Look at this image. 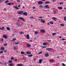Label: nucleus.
<instances>
[{
  "label": "nucleus",
  "instance_id": "13d9d810",
  "mask_svg": "<svg viewBox=\"0 0 66 66\" xmlns=\"http://www.w3.org/2000/svg\"><path fill=\"white\" fill-rule=\"evenodd\" d=\"M7 64V63H5V65H6Z\"/></svg>",
  "mask_w": 66,
  "mask_h": 66
},
{
  "label": "nucleus",
  "instance_id": "4d7b16f0",
  "mask_svg": "<svg viewBox=\"0 0 66 66\" xmlns=\"http://www.w3.org/2000/svg\"><path fill=\"white\" fill-rule=\"evenodd\" d=\"M47 41L48 42H51V40H48Z\"/></svg>",
  "mask_w": 66,
  "mask_h": 66
},
{
  "label": "nucleus",
  "instance_id": "bb28decb",
  "mask_svg": "<svg viewBox=\"0 0 66 66\" xmlns=\"http://www.w3.org/2000/svg\"><path fill=\"white\" fill-rule=\"evenodd\" d=\"M60 26H62V27H64V25L63 24H61L60 25Z\"/></svg>",
  "mask_w": 66,
  "mask_h": 66
},
{
  "label": "nucleus",
  "instance_id": "cd10ccee",
  "mask_svg": "<svg viewBox=\"0 0 66 66\" xmlns=\"http://www.w3.org/2000/svg\"><path fill=\"white\" fill-rule=\"evenodd\" d=\"M52 19L53 20H55V19H56V18L54 17H53L52 18Z\"/></svg>",
  "mask_w": 66,
  "mask_h": 66
},
{
  "label": "nucleus",
  "instance_id": "c85d7f7f",
  "mask_svg": "<svg viewBox=\"0 0 66 66\" xmlns=\"http://www.w3.org/2000/svg\"><path fill=\"white\" fill-rule=\"evenodd\" d=\"M33 56V55H28V57H31V56Z\"/></svg>",
  "mask_w": 66,
  "mask_h": 66
},
{
  "label": "nucleus",
  "instance_id": "bf43d9fd",
  "mask_svg": "<svg viewBox=\"0 0 66 66\" xmlns=\"http://www.w3.org/2000/svg\"><path fill=\"white\" fill-rule=\"evenodd\" d=\"M1 40L2 41H3V39H2Z\"/></svg>",
  "mask_w": 66,
  "mask_h": 66
},
{
  "label": "nucleus",
  "instance_id": "0eeeda50",
  "mask_svg": "<svg viewBox=\"0 0 66 66\" xmlns=\"http://www.w3.org/2000/svg\"><path fill=\"white\" fill-rule=\"evenodd\" d=\"M26 53L27 54H31V53H30L29 51H28L27 52H26Z\"/></svg>",
  "mask_w": 66,
  "mask_h": 66
},
{
  "label": "nucleus",
  "instance_id": "39448f33",
  "mask_svg": "<svg viewBox=\"0 0 66 66\" xmlns=\"http://www.w3.org/2000/svg\"><path fill=\"white\" fill-rule=\"evenodd\" d=\"M16 25H17V27H20L21 26V25L19 24V22L16 23Z\"/></svg>",
  "mask_w": 66,
  "mask_h": 66
},
{
  "label": "nucleus",
  "instance_id": "6ab92c4d",
  "mask_svg": "<svg viewBox=\"0 0 66 66\" xmlns=\"http://www.w3.org/2000/svg\"><path fill=\"white\" fill-rule=\"evenodd\" d=\"M9 62L8 63L9 64H10V63H13V61L12 60H10L9 61Z\"/></svg>",
  "mask_w": 66,
  "mask_h": 66
},
{
  "label": "nucleus",
  "instance_id": "a211bd4d",
  "mask_svg": "<svg viewBox=\"0 0 66 66\" xmlns=\"http://www.w3.org/2000/svg\"><path fill=\"white\" fill-rule=\"evenodd\" d=\"M45 55L46 57H48V56H49V55L48 54H45Z\"/></svg>",
  "mask_w": 66,
  "mask_h": 66
},
{
  "label": "nucleus",
  "instance_id": "f3484780",
  "mask_svg": "<svg viewBox=\"0 0 66 66\" xmlns=\"http://www.w3.org/2000/svg\"><path fill=\"white\" fill-rule=\"evenodd\" d=\"M19 34L20 35H21V34H24V32H20Z\"/></svg>",
  "mask_w": 66,
  "mask_h": 66
},
{
  "label": "nucleus",
  "instance_id": "e433bc0d",
  "mask_svg": "<svg viewBox=\"0 0 66 66\" xmlns=\"http://www.w3.org/2000/svg\"><path fill=\"white\" fill-rule=\"evenodd\" d=\"M42 52H40L38 54H42Z\"/></svg>",
  "mask_w": 66,
  "mask_h": 66
},
{
  "label": "nucleus",
  "instance_id": "79ce46f5",
  "mask_svg": "<svg viewBox=\"0 0 66 66\" xmlns=\"http://www.w3.org/2000/svg\"><path fill=\"white\" fill-rule=\"evenodd\" d=\"M41 47H42V48H46L47 47V46H41Z\"/></svg>",
  "mask_w": 66,
  "mask_h": 66
},
{
  "label": "nucleus",
  "instance_id": "69168bd1",
  "mask_svg": "<svg viewBox=\"0 0 66 66\" xmlns=\"http://www.w3.org/2000/svg\"><path fill=\"white\" fill-rule=\"evenodd\" d=\"M30 42H32V40H31L30 41Z\"/></svg>",
  "mask_w": 66,
  "mask_h": 66
},
{
  "label": "nucleus",
  "instance_id": "6e6d98bb",
  "mask_svg": "<svg viewBox=\"0 0 66 66\" xmlns=\"http://www.w3.org/2000/svg\"><path fill=\"white\" fill-rule=\"evenodd\" d=\"M20 6H21V5H19L18 6V7H19Z\"/></svg>",
  "mask_w": 66,
  "mask_h": 66
},
{
  "label": "nucleus",
  "instance_id": "5fc2aeb1",
  "mask_svg": "<svg viewBox=\"0 0 66 66\" xmlns=\"http://www.w3.org/2000/svg\"><path fill=\"white\" fill-rule=\"evenodd\" d=\"M39 17L40 18H43V17H42V16H39Z\"/></svg>",
  "mask_w": 66,
  "mask_h": 66
},
{
  "label": "nucleus",
  "instance_id": "1a4fd4ad",
  "mask_svg": "<svg viewBox=\"0 0 66 66\" xmlns=\"http://www.w3.org/2000/svg\"><path fill=\"white\" fill-rule=\"evenodd\" d=\"M43 59H40V60L39 61V64H41L42 63V62L43 61Z\"/></svg>",
  "mask_w": 66,
  "mask_h": 66
},
{
  "label": "nucleus",
  "instance_id": "2f4dec72",
  "mask_svg": "<svg viewBox=\"0 0 66 66\" xmlns=\"http://www.w3.org/2000/svg\"><path fill=\"white\" fill-rule=\"evenodd\" d=\"M64 21H66V16H65L64 17Z\"/></svg>",
  "mask_w": 66,
  "mask_h": 66
},
{
  "label": "nucleus",
  "instance_id": "473e14b6",
  "mask_svg": "<svg viewBox=\"0 0 66 66\" xmlns=\"http://www.w3.org/2000/svg\"><path fill=\"white\" fill-rule=\"evenodd\" d=\"M56 34L55 33H53L52 34V35L53 36H54V35H56Z\"/></svg>",
  "mask_w": 66,
  "mask_h": 66
},
{
  "label": "nucleus",
  "instance_id": "f03ea898",
  "mask_svg": "<svg viewBox=\"0 0 66 66\" xmlns=\"http://www.w3.org/2000/svg\"><path fill=\"white\" fill-rule=\"evenodd\" d=\"M40 31L41 32H42V33H44L46 32V31H45V30L44 29L41 30Z\"/></svg>",
  "mask_w": 66,
  "mask_h": 66
},
{
  "label": "nucleus",
  "instance_id": "c9c22d12",
  "mask_svg": "<svg viewBox=\"0 0 66 66\" xmlns=\"http://www.w3.org/2000/svg\"><path fill=\"white\" fill-rule=\"evenodd\" d=\"M19 42H17L16 43H15V45H18V44H19Z\"/></svg>",
  "mask_w": 66,
  "mask_h": 66
},
{
  "label": "nucleus",
  "instance_id": "423d86ee",
  "mask_svg": "<svg viewBox=\"0 0 66 66\" xmlns=\"http://www.w3.org/2000/svg\"><path fill=\"white\" fill-rule=\"evenodd\" d=\"M23 14L24 16H28V13L27 12H25L23 13Z\"/></svg>",
  "mask_w": 66,
  "mask_h": 66
},
{
  "label": "nucleus",
  "instance_id": "37998d69",
  "mask_svg": "<svg viewBox=\"0 0 66 66\" xmlns=\"http://www.w3.org/2000/svg\"><path fill=\"white\" fill-rule=\"evenodd\" d=\"M3 53V51H2L0 52V53Z\"/></svg>",
  "mask_w": 66,
  "mask_h": 66
},
{
  "label": "nucleus",
  "instance_id": "7ed1b4c3",
  "mask_svg": "<svg viewBox=\"0 0 66 66\" xmlns=\"http://www.w3.org/2000/svg\"><path fill=\"white\" fill-rule=\"evenodd\" d=\"M45 7H46V9H49L50 7L48 6V5H46L45 6Z\"/></svg>",
  "mask_w": 66,
  "mask_h": 66
},
{
  "label": "nucleus",
  "instance_id": "f257e3e1",
  "mask_svg": "<svg viewBox=\"0 0 66 66\" xmlns=\"http://www.w3.org/2000/svg\"><path fill=\"white\" fill-rule=\"evenodd\" d=\"M19 19H20V20H23V21H25V20H24V19L22 17H19Z\"/></svg>",
  "mask_w": 66,
  "mask_h": 66
},
{
  "label": "nucleus",
  "instance_id": "2eb2a0df",
  "mask_svg": "<svg viewBox=\"0 0 66 66\" xmlns=\"http://www.w3.org/2000/svg\"><path fill=\"white\" fill-rule=\"evenodd\" d=\"M58 9H60V10H62L63 9V7H58Z\"/></svg>",
  "mask_w": 66,
  "mask_h": 66
},
{
  "label": "nucleus",
  "instance_id": "ddd939ff",
  "mask_svg": "<svg viewBox=\"0 0 66 66\" xmlns=\"http://www.w3.org/2000/svg\"><path fill=\"white\" fill-rule=\"evenodd\" d=\"M22 13H23V12L22 11H20L18 13V14H22Z\"/></svg>",
  "mask_w": 66,
  "mask_h": 66
},
{
  "label": "nucleus",
  "instance_id": "a878e982",
  "mask_svg": "<svg viewBox=\"0 0 66 66\" xmlns=\"http://www.w3.org/2000/svg\"><path fill=\"white\" fill-rule=\"evenodd\" d=\"M50 24H53V22L52 21L50 22Z\"/></svg>",
  "mask_w": 66,
  "mask_h": 66
},
{
  "label": "nucleus",
  "instance_id": "338daca9",
  "mask_svg": "<svg viewBox=\"0 0 66 66\" xmlns=\"http://www.w3.org/2000/svg\"><path fill=\"white\" fill-rule=\"evenodd\" d=\"M14 49L16 50V48H15V47L14 48Z\"/></svg>",
  "mask_w": 66,
  "mask_h": 66
},
{
  "label": "nucleus",
  "instance_id": "09e8293b",
  "mask_svg": "<svg viewBox=\"0 0 66 66\" xmlns=\"http://www.w3.org/2000/svg\"><path fill=\"white\" fill-rule=\"evenodd\" d=\"M30 19H33V16H31L30 17Z\"/></svg>",
  "mask_w": 66,
  "mask_h": 66
},
{
  "label": "nucleus",
  "instance_id": "de8ad7c7",
  "mask_svg": "<svg viewBox=\"0 0 66 66\" xmlns=\"http://www.w3.org/2000/svg\"><path fill=\"white\" fill-rule=\"evenodd\" d=\"M35 34H38V32H35Z\"/></svg>",
  "mask_w": 66,
  "mask_h": 66
},
{
  "label": "nucleus",
  "instance_id": "c03bdc74",
  "mask_svg": "<svg viewBox=\"0 0 66 66\" xmlns=\"http://www.w3.org/2000/svg\"><path fill=\"white\" fill-rule=\"evenodd\" d=\"M62 66H65V64H64V63H62Z\"/></svg>",
  "mask_w": 66,
  "mask_h": 66
},
{
  "label": "nucleus",
  "instance_id": "aec40b11",
  "mask_svg": "<svg viewBox=\"0 0 66 66\" xmlns=\"http://www.w3.org/2000/svg\"><path fill=\"white\" fill-rule=\"evenodd\" d=\"M6 29L7 30H8V31H10V28L9 27H7Z\"/></svg>",
  "mask_w": 66,
  "mask_h": 66
},
{
  "label": "nucleus",
  "instance_id": "ea45409f",
  "mask_svg": "<svg viewBox=\"0 0 66 66\" xmlns=\"http://www.w3.org/2000/svg\"><path fill=\"white\" fill-rule=\"evenodd\" d=\"M15 40H16V38H14L13 40V41H15Z\"/></svg>",
  "mask_w": 66,
  "mask_h": 66
},
{
  "label": "nucleus",
  "instance_id": "a18cd8bd",
  "mask_svg": "<svg viewBox=\"0 0 66 66\" xmlns=\"http://www.w3.org/2000/svg\"><path fill=\"white\" fill-rule=\"evenodd\" d=\"M18 60L17 59H15L14 61L15 62H17V61Z\"/></svg>",
  "mask_w": 66,
  "mask_h": 66
},
{
  "label": "nucleus",
  "instance_id": "9d476101",
  "mask_svg": "<svg viewBox=\"0 0 66 66\" xmlns=\"http://www.w3.org/2000/svg\"><path fill=\"white\" fill-rule=\"evenodd\" d=\"M38 3L40 4H42L43 3V2L42 1H39L38 2Z\"/></svg>",
  "mask_w": 66,
  "mask_h": 66
},
{
  "label": "nucleus",
  "instance_id": "dca6fc26",
  "mask_svg": "<svg viewBox=\"0 0 66 66\" xmlns=\"http://www.w3.org/2000/svg\"><path fill=\"white\" fill-rule=\"evenodd\" d=\"M4 47H1V50H4Z\"/></svg>",
  "mask_w": 66,
  "mask_h": 66
},
{
  "label": "nucleus",
  "instance_id": "49530a36",
  "mask_svg": "<svg viewBox=\"0 0 66 66\" xmlns=\"http://www.w3.org/2000/svg\"><path fill=\"white\" fill-rule=\"evenodd\" d=\"M22 58L23 59V60H25V61L27 60V59H26V58L24 59V57H23Z\"/></svg>",
  "mask_w": 66,
  "mask_h": 66
},
{
  "label": "nucleus",
  "instance_id": "0e129e2a",
  "mask_svg": "<svg viewBox=\"0 0 66 66\" xmlns=\"http://www.w3.org/2000/svg\"><path fill=\"white\" fill-rule=\"evenodd\" d=\"M35 8V7H33V9H34Z\"/></svg>",
  "mask_w": 66,
  "mask_h": 66
},
{
  "label": "nucleus",
  "instance_id": "3c124183",
  "mask_svg": "<svg viewBox=\"0 0 66 66\" xmlns=\"http://www.w3.org/2000/svg\"><path fill=\"white\" fill-rule=\"evenodd\" d=\"M50 23L48 22L47 23V25H50Z\"/></svg>",
  "mask_w": 66,
  "mask_h": 66
},
{
  "label": "nucleus",
  "instance_id": "774afa93",
  "mask_svg": "<svg viewBox=\"0 0 66 66\" xmlns=\"http://www.w3.org/2000/svg\"><path fill=\"white\" fill-rule=\"evenodd\" d=\"M50 62H53L52 61H50Z\"/></svg>",
  "mask_w": 66,
  "mask_h": 66
},
{
  "label": "nucleus",
  "instance_id": "603ef678",
  "mask_svg": "<svg viewBox=\"0 0 66 66\" xmlns=\"http://www.w3.org/2000/svg\"><path fill=\"white\" fill-rule=\"evenodd\" d=\"M4 56H2L1 57V58H2V59H4Z\"/></svg>",
  "mask_w": 66,
  "mask_h": 66
},
{
  "label": "nucleus",
  "instance_id": "e2e57ef3",
  "mask_svg": "<svg viewBox=\"0 0 66 66\" xmlns=\"http://www.w3.org/2000/svg\"><path fill=\"white\" fill-rule=\"evenodd\" d=\"M17 1H18V2H20V1L19 0H17Z\"/></svg>",
  "mask_w": 66,
  "mask_h": 66
},
{
  "label": "nucleus",
  "instance_id": "f704fd0d",
  "mask_svg": "<svg viewBox=\"0 0 66 66\" xmlns=\"http://www.w3.org/2000/svg\"><path fill=\"white\" fill-rule=\"evenodd\" d=\"M39 7L40 8H43V7L42 5H40V6H39Z\"/></svg>",
  "mask_w": 66,
  "mask_h": 66
},
{
  "label": "nucleus",
  "instance_id": "c756f323",
  "mask_svg": "<svg viewBox=\"0 0 66 66\" xmlns=\"http://www.w3.org/2000/svg\"><path fill=\"white\" fill-rule=\"evenodd\" d=\"M9 2V1L7 0V1H6L5 2V3H7V2Z\"/></svg>",
  "mask_w": 66,
  "mask_h": 66
},
{
  "label": "nucleus",
  "instance_id": "6e6552de",
  "mask_svg": "<svg viewBox=\"0 0 66 66\" xmlns=\"http://www.w3.org/2000/svg\"><path fill=\"white\" fill-rule=\"evenodd\" d=\"M31 46V44H27V47H30Z\"/></svg>",
  "mask_w": 66,
  "mask_h": 66
},
{
  "label": "nucleus",
  "instance_id": "58836bf2",
  "mask_svg": "<svg viewBox=\"0 0 66 66\" xmlns=\"http://www.w3.org/2000/svg\"><path fill=\"white\" fill-rule=\"evenodd\" d=\"M21 54H24V52H21Z\"/></svg>",
  "mask_w": 66,
  "mask_h": 66
},
{
  "label": "nucleus",
  "instance_id": "a19ab883",
  "mask_svg": "<svg viewBox=\"0 0 66 66\" xmlns=\"http://www.w3.org/2000/svg\"><path fill=\"white\" fill-rule=\"evenodd\" d=\"M64 4V3H63V2H61L60 3V5H61V4Z\"/></svg>",
  "mask_w": 66,
  "mask_h": 66
},
{
  "label": "nucleus",
  "instance_id": "4be33fe9",
  "mask_svg": "<svg viewBox=\"0 0 66 66\" xmlns=\"http://www.w3.org/2000/svg\"><path fill=\"white\" fill-rule=\"evenodd\" d=\"M18 66H22V64H18Z\"/></svg>",
  "mask_w": 66,
  "mask_h": 66
},
{
  "label": "nucleus",
  "instance_id": "f8f14e48",
  "mask_svg": "<svg viewBox=\"0 0 66 66\" xmlns=\"http://www.w3.org/2000/svg\"><path fill=\"white\" fill-rule=\"evenodd\" d=\"M29 37V34H28L27 35V39H30V38Z\"/></svg>",
  "mask_w": 66,
  "mask_h": 66
},
{
  "label": "nucleus",
  "instance_id": "4c0bfd02",
  "mask_svg": "<svg viewBox=\"0 0 66 66\" xmlns=\"http://www.w3.org/2000/svg\"><path fill=\"white\" fill-rule=\"evenodd\" d=\"M62 40H66V39L63 38L62 39Z\"/></svg>",
  "mask_w": 66,
  "mask_h": 66
},
{
  "label": "nucleus",
  "instance_id": "8fccbe9b",
  "mask_svg": "<svg viewBox=\"0 0 66 66\" xmlns=\"http://www.w3.org/2000/svg\"><path fill=\"white\" fill-rule=\"evenodd\" d=\"M4 46H7V44H4Z\"/></svg>",
  "mask_w": 66,
  "mask_h": 66
},
{
  "label": "nucleus",
  "instance_id": "052dcab7",
  "mask_svg": "<svg viewBox=\"0 0 66 66\" xmlns=\"http://www.w3.org/2000/svg\"><path fill=\"white\" fill-rule=\"evenodd\" d=\"M12 5H14V4L13 3H12Z\"/></svg>",
  "mask_w": 66,
  "mask_h": 66
},
{
  "label": "nucleus",
  "instance_id": "680f3d73",
  "mask_svg": "<svg viewBox=\"0 0 66 66\" xmlns=\"http://www.w3.org/2000/svg\"><path fill=\"white\" fill-rule=\"evenodd\" d=\"M6 52H7L6 51H4V52L6 53Z\"/></svg>",
  "mask_w": 66,
  "mask_h": 66
},
{
  "label": "nucleus",
  "instance_id": "5701e85b",
  "mask_svg": "<svg viewBox=\"0 0 66 66\" xmlns=\"http://www.w3.org/2000/svg\"><path fill=\"white\" fill-rule=\"evenodd\" d=\"M41 22H43V23H45V20H43L42 19H41Z\"/></svg>",
  "mask_w": 66,
  "mask_h": 66
},
{
  "label": "nucleus",
  "instance_id": "412c9836",
  "mask_svg": "<svg viewBox=\"0 0 66 66\" xmlns=\"http://www.w3.org/2000/svg\"><path fill=\"white\" fill-rule=\"evenodd\" d=\"M46 50L47 51H49L50 50V48H47L46 49Z\"/></svg>",
  "mask_w": 66,
  "mask_h": 66
},
{
  "label": "nucleus",
  "instance_id": "393cba45",
  "mask_svg": "<svg viewBox=\"0 0 66 66\" xmlns=\"http://www.w3.org/2000/svg\"><path fill=\"white\" fill-rule=\"evenodd\" d=\"M43 46H46V45H47V43H43Z\"/></svg>",
  "mask_w": 66,
  "mask_h": 66
},
{
  "label": "nucleus",
  "instance_id": "864d4df0",
  "mask_svg": "<svg viewBox=\"0 0 66 66\" xmlns=\"http://www.w3.org/2000/svg\"><path fill=\"white\" fill-rule=\"evenodd\" d=\"M14 59V57H11V60H13Z\"/></svg>",
  "mask_w": 66,
  "mask_h": 66
},
{
  "label": "nucleus",
  "instance_id": "20e7f679",
  "mask_svg": "<svg viewBox=\"0 0 66 66\" xmlns=\"http://www.w3.org/2000/svg\"><path fill=\"white\" fill-rule=\"evenodd\" d=\"M3 38H5V39H7V36L5 35H4L3 36Z\"/></svg>",
  "mask_w": 66,
  "mask_h": 66
},
{
  "label": "nucleus",
  "instance_id": "7c9ffc66",
  "mask_svg": "<svg viewBox=\"0 0 66 66\" xmlns=\"http://www.w3.org/2000/svg\"><path fill=\"white\" fill-rule=\"evenodd\" d=\"M50 2H45V4H47V3H50Z\"/></svg>",
  "mask_w": 66,
  "mask_h": 66
},
{
  "label": "nucleus",
  "instance_id": "4468645a",
  "mask_svg": "<svg viewBox=\"0 0 66 66\" xmlns=\"http://www.w3.org/2000/svg\"><path fill=\"white\" fill-rule=\"evenodd\" d=\"M13 7H15V9H16L17 10H19V8H18V7H16V6H13Z\"/></svg>",
  "mask_w": 66,
  "mask_h": 66
},
{
  "label": "nucleus",
  "instance_id": "9b49d317",
  "mask_svg": "<svg viewBox=\"0 0 66 66\" xmlns=\"http://www.w3.org/2000/svg\"><path fill=\"white\" fill-rule=\"evenodd\" d=\"M4 27H3L2 28H0V30H2V31H4Z\"/></svg>",
  "mask_w": 66,
  "mask_h": 66
},
{
  "label": "nucleus",
  "instance_id": "72a5a7b5",
  "mask_svg": "<svg viewBox=\"0 0 66 66\" xmlns=\"http://www.w3.org/2000/svg\"><path fill=\"white\" fill-rule=\"evenodd\" d=\"M9 66H12L13 65V63H11L9 64Z\"/></svg>",
  "mask_w": 66,
  "mask_h": 66
},
{
  "label": "nucleus",
  "instance_id": "b1692460",
  "mask_svg": "<svg viewBox=\"0 0 66 66\" xmlns=\"http://www.w3.org/2000/svg\"><path fill=\"white\" fill-rule=\"evenodd\" d=\"M6 4L7 5H12V4H11L10 3H7Z\"/></svg>",
  "mask_w": 66,
  "mask_h": 66
}]
</instances>
